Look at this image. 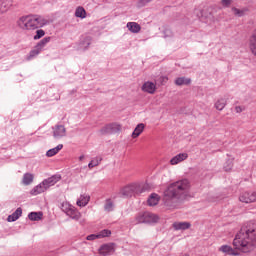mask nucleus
I'll use <instances>...</instances> for the list:
<instances>
[{"label":"nucleus","mask_w":256,"mask_h":256,"mask_svg":"<svg viewBox=\"0 0 256 256\" xmlns=\"http://www.w3.org/2000/svg\"><path fill=\"white\" fill-rule=\"evenodd\" d=\"M147 203L150 207H155V205H158L159 204V195L156 194V193H152L148 200H147Z\"/></svg>","instance_id":"18"},{"label":"nucleus","mask_w":256,"mask_h":256,"mask_svg":"<svg viewBox=\"0 0 256 256\" xmlns=\"http://www.w3.org/2000/svg\"><path fill=\"white\" fill-rule=\"evenodd\" d=\"M172 227L175 231H186V229L191 228V223L189 222H174Z\"/></svg>","instance_id":"11"},{"label":"nucleus","mask_w":256,"mask_h":256,"mask_svg":"<svg viewBox=\"0 0 256 256\" xmlns=\"http://www.w3.org/2000/svg\"><path fill=\"white\" fill-rule=\"evenodd\" d=\"M121 132V125L117 123L107 124L100 129V135H115Z\"/></svg>","instance_id":"5"},{"label":"nucleus","mask_w":256,"mask_h":256,"mask_svg":"<svg viewBox=\"0 0 256 256\" xmlns=\"http://www.w3.org/2000/svg\"><path fill=\"white\" fill-rule=\"evenodd\" d=\"M67 135V129L64 125H56L53 128V137L55 139H61L62 137H65Z\"/></svg>","instance_id":"8"},{"label":"nucleus","mask_w":256,"mask_h":256,"mask_svg":"<svg viewBox=\"0 0 256 256\" xmlns=\"http://www.w3.org/2000/svg\"><path fill=\"white\" fill-rule=\"evenodd\" d=\"M136 221L137 223H157V221H159V216L151 212H143L136 217Z\"/></svg>","instance_id":"4"},{"label":"nucleus","mask_w":256,"mask_h":256,"mask_svg":"<svg viewBox=\"0 0 256 256\" xmlns=\"http://www.w3.org/2000/svg\"><path fill=\"white\" fill-rule=\"evenodd\" d=\"M145 191H149V184H144L142 187L139 185V195L145 193Z\"/></svg>","instance_id":"37"},{"label":"nucleus","mask_w":256,"mask_h":256,"mask_svg":"<svg viewBox=\"0 0 256 256\" xmlns=\"http://www.w3.org/2000/svg\"><path fill=\"white\" fill-rule=\"evenodd\" d=\"M221 3L223 7H229L233 3V0H221Z\"/></svg>","instance_id":"40"},{"label":"nucleus","mask_w":256,"mask_h":256,"mask_svg":"<svg viewBox=\"0 0 256 256\" xmlns=\"http://www.w3.org/2000/svg\"><path fill=\"white\" fill-rule=\"evenodd\" d=\"M41 49L36 45L34 47L33 50L30 51L29 55H28V60L33 59V57H37V55H39V53H41Z\"/></svg>","instance_id":"31"},{"label":"nucleus","mask_w":256,"mask_h":256,"mask_svg":"<svg viewBox=\"0 0 256 256\" xmlns=\"http://www.w3.org/2000/svg\"><path fill=\"white\" fill-rule=\"evenodd\" d=\"M161 80L163 81V80H165V78H161Z\"/></svg>","instance_id":"46"},{"label":"nucleus","mask_w":256,"mask_h":256,"mask_svg":"<svg viewBox=\"0 0 256 256\" xmlns=\"http://www.w3.org/2000/svg\"><path fill=\"white\" fill-rule=\"evenodd\" d=\"M191 183L187 179L171 183L165 190L163 203L168 209H177L189 197Z\"/></svg>","instance_id":"1"},{"label":"nucleus","mask_w":256,"mask_h":256,"mask_svg":"<svg viewBox=\"0 0 256 256\" xmlns=\"http://www.w3.org/2000/svg\"><path fill=\"white\" fill-rule=\"evenodd\" d=\"M21 215H23V209L19 207L15 210V212L8 216L7 221L9 223H13L14 221H17Z\"/></svg>","instance_id":"13"},{"label":"nucleus","mask_w":256,"mask_h":256,"mask_svg":"<svg viewBox=\"0 0 256 256\" xmlns=\"http://www.w3.org/2000/svg\"><path fill=\"white\" fill-rule=\"evenodd\" d=\"M99 253L103 256L112 255V253H115V244L110 243L102 245L99 249Z\"/></svg>","instance_id":"9"},{"label":"nucleus","mask_w":256,"mask_h":256,"mask_svg":"<svg viewBox=\"0 0 256 256\" xmlns=\"http://www.w3.org/2000/svg\"><path fill=\"white\" fill-rule=\"evenodd\" d=\"M51 42V36L45 37L43 38L40 42H38L36 45L39 47V49L41 51H43L45 45H47V43Z\"/></svg>","instance_id":"30"},{"label":"nucleus","mask_w":256,"mask_h":256,"mask_svg":"<svg viewBox=\"0 0 256 256\" xmlns=\"http://www.w3.org/2000/svg\"><path fill=\"white\" fill-rule=\"evenodd\" d=\"M85 159V156L84 155H81L80 157H79V161H83Z\"/></svg>","instance_id":"43"},{"label":"nucleus","mask_w":256,"mask_h":256,"mask_svg":"<svg viewBox=\"0 0 256 256\" xmlns=\"http://www.w3.org/2000/svg\"><path fill=\"white\" fill-rule=\"evenodd\" d=\"M144 129H145V124L143 123L138 124L132 133L133 139H137V137H139V135L143 133Z\"/></svg>","instance_id":"20"},{"label":"nucleus","mask_w":256,"mask_h":256,"mask_svg":"<svg viewBox=\"0 0 256 256\" xmlns=\"http://www.w3.org/2000/svg\"><path fill=\"white\" fill-rule=\"evenodd\" d=\"M233 245L235 249L242 253H251L256 249V221L252 220L244 223L240 231L236 234Z\"/></svg>","instance_id":"2"},{"label":"nucleus","mask_w":256,"mask_h":256,"mask_svg":"<svg viewBox=\"0 0 256 256\" xmlns=\"http://www.w3.org/2000/svg\"><path fill=\"white\" fill-rule=\"evenodd\" d=\"M121 195L123 197H133V195H139V184H130L121 189Z\"/></svg>","instance_id":"6"},{"label":"nucleus","mask_w":256,"mask_h":256,"mask_svg":"<svg viewBox=\"0 0 256 256\" xmlns=\"http://www.w3.org/2000/svg\"><path fill=\"white\" fill-rule=\"evenodd\" d=\"M126 27L130 33H139L141 31V25L137 22H128Z\"/></svg>","instance_id":"16"},{"label":"nucleus","mask_w":256,"mask_h":256,"mask_svg":"<svg viewBox=\"0 0 256 256\" xmlns=\"http://www.w3.org/2000/svg\"><path fill=\"white\" fill-rule=\"evenodd\" d=\"M87 241H95V239H99L98 234H90L86 237Z\"/></svg>","instance_id":"38"},{"label":"nucleus","mask_w":256,"mask_h":256,"mask_svg":"<svg viewBox=\"0 0 256 256\" xmlns=\"http://www.w3.org/2000/svg\"><path fill=\"white\" fill-rule=\"evenodd\" d=\"M11 5H13L11 0H0V15H2V13H7Z\"/></svg>","instance_id":"15"},{"label":"nucleus","mask_w":256,"mask_h":256,"mask_svg":"<svg viewBox=\"0 0 256 256\" xmlns=\"http://www.w3.org/2000/svg\"><path fill=\"white\" fill-rule=\"evenodd\" d=\"M42 37H45V30H37L36 35L34 36V41H38V39H41Z\"/></svg>","instance_id":"36"},{"label":"nucleus","mask_w":256,"mask_h":256,"mask_svg":"<svg viewBox=\"0 0 256 256\" xmlns=\"http://www.w3.org/2000/svg\"><path fill=\"white\" fill-rule=\"evenodd\" d=\"M189 155L187 153H180L176 156H174L171 160L170 163L171 165H177L178 163H181V161H185Z\"/></svg>","instance_id":"14"},{"label":"nucleus","mask_w":256,"mask_h":256,"mask_svg":"<svg viewBox=\"0 0 256 256\" xmlns=\"http://www.w3.org/2000/svg\"><path fill=\"white\" fill-rule=\"evenodd\" d=\"M233 169V159H228L224 164V171L228 172Z\"/></svg>","instance_id":"33"},{"label":"nucleus","mask_w":256,"mask_h":256,"mask_svg":"<svg viewBox=\"0 0 256 256\" xmlns=\"http://www.w3.org/2000/svg\"><path fill=\"white\" fill-rule=\"evenodd\" d=\"M45 191H47V186H45V185L43 184V182H42V183H40L39 185L35 186V187L30 191V193H31V195H39V194H41V193H45Z\"/></svg>","instance_id":"17"},{"label":"nucleus","mask_w":256,"mask_h":256,"mask_svg":"<svg viewBox=\"0 0 256 256\" xmlns=\"http://www.w3.org/2000/svg\"><path fill=\"white\" fill-rule=\"evenodd\" d=\"M61 149H63V144H59L55 148L49 149L46 152V157H55V155H57V153H59Z\"/></svg>","instance_id":"21"},{"label":"nucleus","mask_w":256,"mask_h":256,"mask_svg":"<svg viewBox=\"0 0 256 256\" xmlns=\"http://www.w3.org/2000/svg\"><path fill=\"white\" fill-rule=\"evenodd\" d=\"M239 201L241 203H255L256 202V192H244L239 196Z\"/></svg>","instance_id":"7"},{"label":"nucleus","mask_w":256,"mask_h":256,"mask_svg":"<svg viewBox=\"0 0 256 256\" xmlns=\"http://www.w3.org/2000/svg\"><path fill=\"white\" fill-rule=\"evenodd\" d=\"M219 251H221L222 253H226L227 255H237V253H235V250H233V248L229 245H223L219 248Z\"/></svg>","instance_id":"26"},{"label":"nucleus","mask_w":256,"mask_h":256,"mask_svg":"<svg viewBox=\"0 0 256 256\" xmlns=\"http://www.w3.org/2000/svg\"><path fill=\"white\" fill-rule=\"evenodd\" d=\"M89 199H91L90 196H87V195H81L80 196V199L77 200V205L78 207H86L89 203Z\"/></svg>","instance_id":"24"},{"label":"nucleus","mask_w":256,"mask_h":256,"mask_svg":"<svg viewBox=\"0 0 256 256\" xmlns=\"http://www.w3.org/2000/svg\"><path fill=\"white\" fill-rule=\"evenodd\" d=\"M157 87L155 86V83L153 82H145L142 85V91H144L145 93H150V95H153V93H155Z\"/></svg>","instance_id":"12"},{"label":"nucleus","mask_w":256,"mask_h":256,"mask_svg":"<svg viewBox=\"0 0 256 256\" xmlns=\"http://www.w3.org/2000/svg\"><path fill=\"white\" fill-rule=\"evenodd\" d=\"M111 235V230L104 229L98 233V239H103L104 237H109Z\"/></svg>","instance_id":"34"},{"label":"nucleus","mask_w":256,"mask_h":256,"mask_svg":"<svg viewBox=\"0 0 256 256\" xmlns=\"http://www.w3.org/2000/svg\"><path fill=\"white\" fill-rule=\"evenodd\" d=\"M49 21L42 16H22L18 20V27L26 31H35V29H41L45 27Z\"/></svg>","instance_id":"3"},{"label":"nucleus","mask_w":256,"mask_h":256,"mask_svg":"<svg viewBox=\"0 0 256 256\" xmlns=\"http://www.w3.org/2000/svg\"><path fill=\"white\" fill-rule=\"evenodd\" d=\"M73 206H71L69 203H67V202H63L62 204H61V209H62V211L64 212V213H66V214H68L69 213V211H70V209L72 208Z\"/></svg>","instance_id":"35"},{"label":"nucleus","mask_w":256,"mask_h":256,"mask_svg":"<svg viewBox=\"0 0 256 256\" xmlns=\"http://www.w3.org/2000/svg\"><path fill=\"white\" fill-rule=\"evenodd\" d=\"M227 105V100L225 98L219 99L215 103V107L218 111H223L225 109V106Z\"/></svg>","instance_id":"29"},{"label":"nucleus","mask_w":256,"mask_h":256,"mask_svg":"<svg viewBox=\"0 0 256 256\" xmlns=\"http://www.w3.org/2000/svg\"><path fill=\"white\" fill-rule=\"evenodd\" d=\"M75 17H78L79 19H85V17H87V12L85 11V8L79 6L75 11Z\"/></svg>","instance_id":"27"},{"label":"nucleus","mask_w":256,"mask_h":256,"mask_svg":"<svg viewBox=\"0 0 256 256\" xmlns=\"http://www.w3.org/2000/svg\"><path fill=\"white\" fill-rule=\"evenodd\" d=\"M66 215H68V217H71V219H75L76 221H79V219H81V213H79V211H77V209H75V207L73 206Z\"/></svg>","instance_id":"22"},{"label":"nucleus","mask_w":256,"mask_h":256,"mask_svg":"<svg viewBox=\"0 0 256 256\" xmlns=\"http://www.w3.org/2000/svg\"><path fill=\"white\" fill-rule=\"evenodd\" d=\"M235 111H236V113H242L243 112V108H241V106H236L235 107Z\"/></svg>","instance_id":"42"},{"label":"nucleus","mask_w":256,"mask_h":256,"mask_svg":"<svg viewBox=\"0 0 256 256\" xmlns=\"http://www.w3.org/2000/svg\"><path fill=\"white\" fill-rule=\"evenodd\" d=\"M97 165H99V161H91L89 164H88V167L89 169H93V167H97Z\"/></svg>","instance_id":"41"},{"label":"nucleus","mask_w":256,"mask_h":256,"mask_svg":"<svg viewBox=\"0 0 256 256\" xmlns=\"http://www.w3.org/2000/svg\"><path fill=\"white\" fill-rule=\"evenodd\" d=\"M60 180H61V174H56L49 177L48 179H45L42 182H43V185L46 186V189H49V187H53V185L59 183Z\"/></svg>","instance_id":"10"},{"label":"nucleus","mask_w":256,"mask_h":256,"mask_svg":"<svg viewBox=\"0 0 256 256\" xmlns=\"http://www.w3.org/2000/svg\"><path fill=\"white\" fill-rule=\"evenodd\" d=\"M28 219L30 221H41V219H43V213L41 211H39V212H30L28 214Z\"/></svg>","instance_id":"23"},{"label":"nucleus","mask_w":256,"mask_h":256,"mask_svg":"<svg viewBox=\"0 0 256 256\" xmlns=\"http://www.w3.org/2000/svg\"><path fill=\"white\" fill-rule=\"evenodd\" d=\"M104 209L109 213L113 211V201L111 199H106Z\"/></svg>","instance_id":"32"},{"label":"nucleus","mask_w":256,"mask_h":256,"mask_svg":"<svg viewBox=\"0 0 256 256\" xmlns=\"http://www.w3.org/2000/svg\"><path fill=\"white\" fill-rule=\"evenodd\" d=\"M151 1L153 0H139L138 5L139 7H145V5H147V3H151Z\"/></svg>","instance_id":"39"},{"label":"nucleus","mask_w":256,"mask_h":256,"mask_svg":"<svg viewBox=\"0 0 256 256\" xmlns=\"http://www.w3.org/2000/svg\"><path fill=\"white\" fill-rule=\"evenodd\" d=\"M247 11H249V9L247 8H243V9H239L235 7L232 8V12L236 17H245V15L247 14Z\"/></svg>","instance_id":"25"},{"label":"nucleus","mask_w":256,"mask_h":256,"mask_svg":"<svg viewBox=\"0 0 256 256\" xmlns=\"http://www.w3.org/2000/svg\"><path fill=\"white\" fill-rule=\"evenodd\" d=\"M86 41H91V38H90V37H87V38H86Z\"/></svg>","instance_id":"44"},{"label":"nucleus","mask_w":256,"mask_h":256,"mask_svg":"<svg viewBox=\"0 0 256 256\" xmlns=\"http://www.w3.org/2000/svg\"><path fill=\"white\" fill-rule=\"evenodd\" d=\"M184 256H189V254H185Z\"/></svg>","instance_id":"47"},{"label":"nucleus","mask_w":256,"mask_h":256,"mask_svg":"<svg viewBox=\"0 0 256 256\" xmlns=\"http://www.w3.org/2000/svg\"><path fill=\"white\" fill-rule=\"evenodd\" d=\"M175 85L181 87L182 85H191V78L178 77L174 81Z\"/></svg>","instance_id":"19"},{"label":"nucleus","mask_w":256,"mask_h":256,"mask_svg":"<svg viewBox=\"0 0 256 256\" xmlns=\"http://www.w3.org/2000/svg\"><path fill=\"white\" fill-rule=\"evenodd\" d=\"M34 176L31 173H25L22 179L23 185H31L33 183Z\"/></svg>","instance_id":"28"},{"label":"nucleus","mask_w":256,"mask_h":256,"mask_svg":"<svg viewBox=\"0 0 256 256\" xmlns=\"http://www.w3.org/2000/svg\"><path fill=\"white\" fill-rule=\"evenodd\" d=\"M89 45H91V42H87V47H89Z\"/></svg>","instance_id":"45"}]
</instances>
